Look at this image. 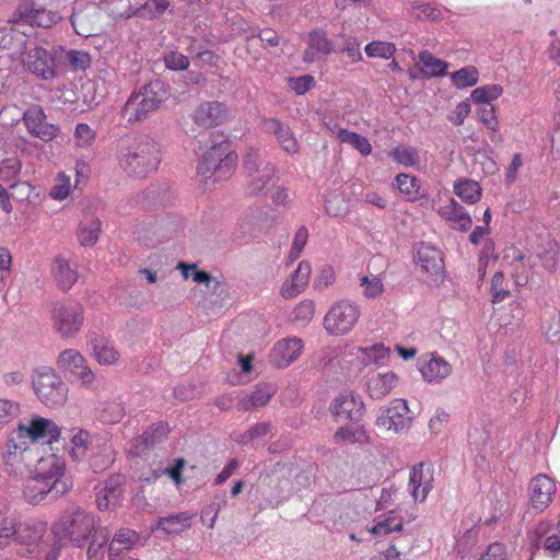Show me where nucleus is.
I'll list each match as a JSON object with an SVG mask.
<instances>
[{
	"mask_svg": "<svg viewBox=\"0 0 560 560\" xmlns=\"http://www.w3.org/2000/svg\"><path fill=\"white\" fill-rule=\"evenodd\" d=\"M237 162L238 156L231 149V141L212 133L211 144L199 154L196 172L206 180L223 182L232 177Z\"/></svg>",
	"mask_w": 560,
	"mask_h": 560,
	"instance_id": "1",
	"label": "nucleus"
},
{
	"mask_svg": "<svg viewBox=\"0 0 560 560\" xmlns=\"http://www.w3.org/2000/svg\"><path fill=\"white\" fill-rule=\"evenodd\" d=\"M160 162L159 145L148 136L127 139L119 149V166L135 177L148 176L158 170Z\"/></svg>",
	"mask_w": 560,
	"mask_h": 560,
	"instance_id": "2",
	"label": "nucleus"
},
{
	"mask_svg": "<svg viewBox=\"0 0 560 560\" xmlns=\"http://www.w3.org/2000/svg\"><path fill=\"white\" fill-rule=\"evenodd\" d=\"M19 553L36 560H56L57 549L50 542L47 533V523L42 520L19 522L16 536Z\"/></svg>",
	"mask_w": 560,
	"mask_h": 560,
	"instance_id": "3",
	"label": "nucleus"
},
{
	"mask_svg": "<svg viewBox=\"0 0 560 560\" xmlns=\"http://www.w3.org/2000/svg\"><path fill=\"white\" fill-rule=\"evenodd\" d=\"M100 528L94 516L82 509L65 513L52 526L56 536L69 539L78 547L84 546L95 529Z\"/></svg>",
	"mask_w": 560,
	"mask_h": 560,
	"instance_id": "4",
	"label": "nucleus"
},
{
	"mask_svg": "<svg viewBox=\"0 0 560 560\" xmlns=\"http://www.w3.org/2000/svg\"><path fill=\"white\" fill-rule=\"evenodd\" d=\"M52 329L62 338H74L84 325V308L73 300L57 301L50 306Z\"/></svg>",
	"mask_w": 560,
	"mask_h": 560,
	"instance_id": "5",
	"label": "nucleus"
},
{
	"mask_svg": "<svg viewBox=\"0 0 560 560\" xmlns=\"http://www.w3.org/2000/svg\"><path fill=\"white\" fill-rule=\"evenodd\" d=\"M33 387L38 399L49 408L61 407L68 399V386L51 368L35 371Z\"/></svg>",
	"mask_w": 560,
	"mask_h": 560,
	"instance_id": "6",
	"label": "nucleus"
},
{
	"mask_svg": "<svg viewBox=\"0 0 560 560\" xmlns=\"http://www.w3.org/2000/svg\"><path fill=\"white\" fill-rule=\"evenodd\" d=\"M160 89L159 82H150L139 91L133 92L122 108V117L129 124L145 120L150 113L156 110L162 103V98L159 95Z\"/></svg>",
	"mask_w": 560,
	"mask_h": 560,
	"instance_id": "7",
	"label": "nucleus"
},
{
	"mask_svg": "<svg viewBox=\"0 0 560 560\" xmlns=\"http://www.w3.org/2000/svg\"><path fill=\"white\" fill-rule=\"evenodd\" d=\"M11 434L27 446L39 441L52 444L60 440L61 428L51 419L34 415L28 423H19Z\"/></svg>",
	"mask_w": 560,
	"mask_h": 560,
	"instance_id": "8",
	"label": "nucleus"
},
{
	"mask_svg": "<svg viewBox=\"0 0 560 560\" xmlns=\"http://www.w3.org/2000/svg\"><path fill=\"white\" fill-rule=\"evenodd\" d=\"M34 475L54 488L55 497L68 493L73 486L71 478L66 474L65 459L56 454L39 458Z\"/></svg>",
	"mask_w": 560,
	"mask_h": 560,
	"instance_id": "9",
	"label": "nucleus"
},
{
	"mask_svg": "<svg viewBox=\"0 0 560 560\" xmlns=\"http://www.w3.org/2000/svg\"><path fill=\"white\" fill-rule=\"evenodd\" d=\"M56 365L61 373L78 381L85 388H91L96 381V375L86 359L77 349L69 348L61 351L57 357Z\"/></svg>",
	"mask_w": 560,
	"mask_h": 560,
	"instance_id": "10",
	"label": "nucleus"
},
{
	"mask_svg": "<svg viewBox=\"0 0 560 560\" xmlns=\"http://www.w3.org/2000/svg\"><path fill=\"white\" fill-rule=\"evenodd\" d=\"M32 450L24 442H19L14 435L9 436L7 450L2 454L3 470L10 476H22L31 466Z\"/></svg>",
	"mask_w": 560,
	"mask_h": 560,
	"instance_id": "11",
	"label": "nucleus"
},
{
	"mask_svg": "<svg viewBox=\"0 0 560 560\" xmlns=\"http://www.w3.org/2000/svg\"><path fill=\"white\" fill-rule=\"evenodd\" d=\"M412 419L413 416L409 409L407 400L396 398L390 400L389 405L377 418L376 424L386 430L399 433L411 427Z\"/></svg>",
	"mask_w": 560,
	"mask_h": 560,
	"instance_id": "12",
	"label": "nucleus"
},
{
	"mask_svg": "<svg viewBox=\"0 0 560 560\" xmlns=\"http://www.w3.org/2000/svg\"><path fill=\"white\" fill-rule=\"evenodd\" d=\"M8 22L11 24L24 23L32 26L50 27L57 22V16L51 11L26 0L19 4Z\"/></svg>",
	"mask_w": 560,
	"mask_h": 560,
	"instance_id": "13",
	"label": "nucleus"
},
{
	"mask_svg": "<svg viewBox=\"0 0 560 560\" xmlns=\"http://www.w3.org/2000/svg\"><path fill=\"white\" fill-rule=\"evenodd\" d=\"M530 508L537 513L544 512L553 501L557 486L552 478L538 474L532 478L528 486Z\"/></svg>",
	"mask_w": 560,
	"mask_h": 560,
	"instance_id": "14",
	"label": "nucleus"
},
{
	"mask_svg": "<svg viewBox=\"0 0 560 560\" xmlns=\"http://www.w3.org/2000/svg\"><path fill=\"white\" fill-rule=\"evenodd\" d=\"M23 122L28 133L43 141H51L59 135V126L47 122L44 109L33 105L23 114Z\"/></svg>",
	"mask_w": 560,
	"mask_h": 560,
	"instance_id": "15",
	"label": "nucleus"
},
{
	"mask_svg": "<svg viewBox=\"0 0 560 560\" xmlns=\"http://www.w3.org/2000/svg\"><path fill=\"white\" fill-rule=\"evenodd\" d=\"M168 432L170 428L166 422L153 423L142 434L131 440L129 452L133 456L145 455L148 451L160 444L167 436Z\"/></svg>",
	"mask_w": 560,
	"mask_h": 560,
	"instance_id": "16",
	"label": "nucleus"
},
{
	"mask_svg": "<svg viewBox=\"0 0 560 560\" xmlns=\"http://www.w3.org/2000/svg\"><path fill=\"white\" fill-rule=\"evenodd\" d=\"M304 343L298 337H288L275 343L270 352V361L278 369L288 368L302 354Z\"/></svg>",
	"mask_w": 560,
	"mask_h": 560,
	"instance_id": "17",
	"label": "nucleus"
},
{
	"mask_svg": "<svg viewBox=\"0 0 560 560\" xmlns=\"http://www.w3.org/2000/svg\"><path fill=\"white\" fill-rule=\"evenodd\" d=\"M229 117L224 103L212 101L202 102L192 114V121L201 128H213L223 124Z\"/></svg>",
	"mask_w": 560,
	"mask_h": 560,
	"instance_id": "18",
	"label": "nucleus"
},
{
	"mask_svg": "<svg viewBox=\"0 0 560 560\" xmlns=\"http://www.w3.org/2000/svg\"><path fill=\"white\" fill-rule=\"evenodd\" d=\"M24 66L37 77L49 80L55 77L54 60L42 47H30L22 57Z\"/></svg>",
	"mask_w": 560,
	"mask_h": 560,
	"instance_id": "19",
	"label": "nucleus"
},
{
	"mask_svg": "<svg viewBox=\"0 0 560 560\" xmlns=\"http://www.w3.org/2000/svg\"><path fill=\"white\" fill-rule=\"evenodd\" d=\"M433 471L430 466L419 463L410 469L408 489L412 499L423 502L433 488Z\"/></svg>",
	"mask_w": 560,
	"mask_h": 560,
	"instance_id": "20",
	"label": "nucleus"
},
{
	"mask_svg": "<svg viewBox=\"0 0 560 560\" xmlns=\"http://www.w3.org/2000/svg\"><path fill=\"white\" fill-rule=\"evenodd\" d=\"M503 261L511 267V277L516 287H524L529 281L532 264L529 257L515 246L504 250Z\"/></svg>",
	"mask_w": 560,
	"mask_h": 560,
	"instance_id": "21",
	"label": "nucleus"
},
{
	"mask_svg": "<svg viewBox=\"0 0 560 560\" xmlns=\"http://www.w3.org/2000/svg\"><path fill=\"white\" fill-rule=\"evenodd\" d=\"M324 327L334 336L347 334L350 329V303L342 300L332 305L324 318Z\"/></svg>",
	"mask_w": 560,
	"mask_h": 560,
	"instance_id": "22",
	"label": "nucleus"
},
{
	"mask_svg": "<svg viewBox=\"0 0 560 560\" xmlns=\"http://www.w3.org/2000/svg\"><path fill=\"white\" fill-rule=\"evenodd\" d=\"M261 128L265 132L276 137L279 145L289 154L299 152V142L291 128L277 118H265L261 121Z\"/></svg>",
	"mask_w": 560,
	"mask_h": 560,
	"instance_id": "23",
	"label": "nucleus"
},
{
	"mask_svg": "<svg viewBox=\"0 0 560 560\" xmlns=\"http://www.w3.org/2000/svg\"><path fill=\"white\" fill-rule=\"evenodd\" d=\"M415 261L421 270L429 275H439L443 270L442 253L423 242L416 246Z\"/></svg>",
	"mask_w": 560,
	"mask_h": 560,
	"instance_id": "24",
	"label": "nucleus"
},
{
	"mask_svg": "<svg viewBox=\"0 0 560 560\" xmlns=\"http://www.w3.org/2000/svg\"><path fill=\"white\" fill-rule=\"evenodd\" d=\"M122 498V478L112 476L96 494L97 508L102 511L115 509L120 504Z\"/></svg>",
	"mask_w": 560,
	"mask_h": 560,
	"instance_id": "25",
	"label": "nucleus"
},
{
	"mask_svg": "<svg viewBox=\"0 0 560 560\" xmlns=\"http://www.w3.org/2000/svg\"><path fill=\"white\" fill-rule=\"evenodd\" d=\"M552 524L550 521H539L534 528L536 544L541 546L545 552L556 558L560 555V535L551 533Z\"/></svg>",
	"mask_w": 560,
	"mask_h": 560,
	"instance_id": "26",
	"label": "nucleus"
},
{
	"mask_svg": "<svg viewBox=\"0 0 560 560\" xmlns=\"http://www.w3.org/2000/svg\"><path fill=\"white\" fill-rule=\"evenodd\" d=\"M310 262L303 260L295 271L287 279L281 287V295L289 300L300 294L307 285L311 276Z\"/></svg>",
	"mask_w": 560,
	"mask_h": 560,
	"instance_id": "27",
	"label": "nucleus"
},
{
	"mask_svg": "<svg viewBox=\"0 0 560 560\" xmlns=\"http://www.w3.org/2000/svg\"><path fill=\"white\" fill-rule=\"evenodd\" d=\"M423 380L428 383H441L448 377L453 368L450 362L438 353H432L430 359L420 368Z\"/></svg>",
	"mask_w": 560,
	"mask_h": 560,
	"instance_id": "28",
	"label": "nucleus"
},
{
	"mask_svg": "<svg viewBox=\"0 0 560 560\" xmlns=\"http://www.w3.org/2000/svg\"><path fill=\"white\" fill-rule=\"evenodd\" d=\"M277 393L273 383H258L250 395L244 396L237 404L240 410L248 411L266 406Z\"/></svg>",
	"mask_w": 560,
	"mask_h": 560,
	"instance_id": "29",
	"label": "nucleus"
},
{
	"mask_svg": "<svg viewBox=\"0 0 560 560\" xmlns=\"http://www.w3.org/2000/svg\"><path fill=\"white\" fill-rule=\"evenodd\" d=\"M439 214L452 229L465 232L471 228L472 221L470 215L465 211L464 207L454 199H451L447 205L441 207Z\"/></svg>",
	"mask_w": 560,
	"mask_h": 560,
	"instance_id": "30",
	"label": "nucleus"
},
{
	"mask_svg": "<svg viewBox=\"0 0 560 560\" xmlns=\"http://www.w3.org/2000/svg\"><path fill=\"white\" fill-rule=\"evenodd\" d=\"M398 384V376L392 371L377 373L368 381L366 388L371 398L382 399L389 395Z\"/></svg>",
	"mask_w": 560,
	"mask_h": 560,
	"instance_id": "31",
	"label": "nucleus"
},
{
	"mask_svg": "<svg viewBox=\"0 0 560 560\" xmlns=\"http://www.w3.org/2000/svg\"><path fill=\"white\" fill-rule=\"evenodd\" d=\"M277 170L273 164H266L255 175H247L248 182L246 185V192L249 196H258L265 190L273 186Z\"/></svg>",
	"mask_w": 560,
	"mask_h": 560,
	"instance_id": "32",
	"label": "nucleus"
},
{
	"mask_svg": "<svg viewBox=\"0 0 560 560\" xmlns=\"http://www.w3.org/2000/svg\"><path fill=\"white\" fill-rule=\"evenodd\" d=\"M51 275L62 290H69L78 281V271L73 269L68 259L62 256L55 258L51 265Z\"/></svg>",
	"mask_w": 560,
	"mask_h": 560,
	"instance_id": "33",
	"label": "nucleus"
},
{
	"mask_svg": "<svg viewBox=\"0 0 560 560\" xmlns=\"http://www.w3.org/2000/svg\"><path fill=\"white\" fill-rule=\"evenodd\" d=\"M395 185L408 201L417 202L428 199V195L421 190L420 180L413 175L406 173L396 175Z\"/></svg>",
	"mask_w": 560,
	"mask_h": 560,
	"instance_id": "34",
	"label": "nucleus"
},
{
	"mask_svg": "<svg viewBox=\"0 0 560 560\" xmlns=\"http://www.w3.org/2000/svg\"><path fill=\"white\" fill-rule=\"evenodd\" d=\"M92 355L101 365H113L119 360L115 346L104 337H95L90 341Z\"/></svg>",
	"mask_w": 560,
	"mask_h": 560,
	"instance_id": "35",
	"label": "nucleus"
},
{
	"mask_svg": "<svg viewBox=\"0 0 560 560\" xmlns=\"http://www.w3.org/2000/svg\"><path fill=\"white\" fill-rule=\"evenodd\" d=\"M47 495L55 497V490L47 482L40 480L36 475L30 477L23 487V497L31 504L42 502Z\"/></svg>",
	"mask_w": 560,
	"mask_h": 560,
	"instance_id": "36",
	"label": "nucleus"
},
{
	"mask_svg": "<svg viewBox=\"0 0 560 560\" xmlns=\"http://www.w3.org/2000/svg\"><path fill=\"white\" fill-rule=\"evenodd\" d=\"M402 527V518L397 516L394 511H390L387 514L378 515L370 532L374 537H385L393 533L401 532Z\"/></svg>",
	"mask_w": 560,
	"mask_h": 560,
	"instance_id": "37",
	"label": "nucleus"
},
{
	"mask_svg": "<svg viewBox=\"0 0 560 560\" xmlns=\"http://www.w3.org/2000/svg\"><path fill=\"white\" fill-rule=\"evenodd\" d=\"M331 50L332 46L327 39L326 33L319 30L313 31L308 36V47L304 52V60L312 62L318 54L327 55Z\"/></svg>",
	"mask_w": 560,
	"mask_h": 560,
	"instance_id": "38",
	"label": "nucleus"
},
{
	"mask_svg": "<svg viewBox=\"0 0 560 560\" xmlns=\"http://www.w3.org/2000/svg\"><path fill=\"white\" fill-rule=\"evenodd\" d=\"M138 538H139L138 534L130 528L119 529L115 534V536L113 537V539L109 544V548H108L109 557L110 558L121 557L122 555H120V553L124 552L125 550H130L132 548V546L137 542Z\"/></svg>",
	"mask_w": 560,
	"mask_h": 560,
	"instance_id": "39",
	"label": "nucleus"
},
{
	"mask_svg": "<svg viewBox=\"0 0 560 560\" xmlns=\"http://www.w3.org/2000/svg\"><path fill=\"white\" fill-rule=\"evenodd\" d=\"M19 534V520L14 515L0 516V550L9 548L13 542L16 544Z\"/></svg>",
	"mask_w": 560,
	"mask_h": 560,
	"instance_id": "40",
	"label": "nucleus"
},
{
	"mask_svg": "<svg viewBox=\"0 0 560 560\" xmlns=\"http://www.w3.org/2000/svg\"><path fill=\"white\" fill-rule=\"evenodd\" d=\"M170 7L171 3L168 0H150L143 3L137 10L120 14V16L129 19L131 16L139 15L144 19L153 20L164 14Z\"/></svg>",
	"mask_w": 560,
	"mask_h": 560,
	"instance_id": "41",
	"label": "nucleus"
},
{
	"mask_svg": "<svg viewBox=\"0 0 560 560\" xmlns=\"http://www.w3.org/2000/svg\"><path fill=\"white\" fill-rule=\"evenodd\" d=\"M419 60L422 63L421 71L427 78L444 75L448 68L447 62L434 57L428 50L419 54Z\"/></svg>",
	"mask_w": 560,
	"mask_h": 560,
	"instance_id": "42",
	"label": "nucleus"
},
{
	"mask_svg": "<svg viewBox=\"0 0 560 560\" xmlns=\"http://www.w3.org/2000/svg\"><path fill=\"white\" fill-rule=\"evenodd\" d=\"M454 192L465 202L476 203L481 198V188L472 179H460L454 184Z\"/></svg>",
	"mask_w": 560,
	"mask_h": 560,
	"instance_id": "43",
	"label": "nucleus"
},
{
	"mask_svg": "<svg viewBox=\"0 0 560 560\" xmlns=\"http://www.w3.org/2000/svg\"><path fill=\"white\" fill-rule=\"evenodd\" d=\"M389 158L405 167H415L420 162L418 149L407 145H397L389 153Z\"/></svg>",
	"mask_w": 560,
	"mask_h": 560,
	"instance_id": "44",
	"label": "nucleus"
},
{
	"mask_svg": "<svg viewBox=\"0 0 560 560\" xmlns=\"http://www.w3.org/2000/svg\"><path fill=\"white\" fill-rule=\"evenodd\" d=\"M108 532L105 527L95 529V533L89 538L88 558L89 560H102L104 548L108 542Z\"/></svg>",
	"mask_w": 560,
	"mask_h": 560,
	"instance_id": "45",
	"label": "nucleus"
},
{
	"mask_svg": "<svg viewBox=\"0 0 560 560\" xmlns=\"http://www.w3.org/2000/svg\"><path fill=\"white\" fill-rule=\"evenodd\" d=\"M125 407L119 401H107L97 410V419L105 424H115L125 417Z\"/></svg>",
	"mask_w": 560,
	"mask_h": 560,
	"instance_id": "46",
	"label": "nucleus"
},
{
	"mask_svg": "<svg viewBox=\"0 0 560 560\" xmlns=\"http://www.w3.org/2000/svg\"><path fill=\"white\" fill-rule=\"evenodd\" d=\"M101 231V222L98 219L91 217L79 226L78 238L83 246H93Z\"/></svg>",
	"mask_w": 560,
	"mask_h": 560,
	"instance_id": "47",
	"label": "nucleus"
},
{
	"mask_svg": "<svg viewBox=\"0 0 560 560\" xmlns=\"http://www.w3.org/2000/svg\"><path fill=\"white\" fill-rule=\"evenodd\" d=\"M0 48L18 54L21 49L26 48L23 34L13 26L0 28Z\"/></svg>",
	"mask_w": 560,
	"mask_h": 560,
	"instance_id": "48",
	"label": "nucleus"
},
{
	"mask_svg": "<svg viewBox=\"0 0 560 560\" xmlns=\"http://www.w3.org/2000/svg\"><path fill=\"white\" fill-rule=\"evenodd\" d=\"M502 93L503 88L500 84L482 85L471 92L470 98L479 105H492L491 102L498 100Z\"/></svg>",
	"mask_w": 560,
	"mask_h": 560,
	"instance_id": "49",
	"label": "nucleus"
},
{
	"mask_svg": "<svg viewBox=\"0 0 560 560\" xmlns=\"http://www.w3.org/2000/svg\"><path fill=\"white\" fill-rule=\"evenodd\" d=\"M314 314V301L305 299L293 308V311L290 314V320L298 326L304 327L313 319Z\"/></svg>",
	"mask_w": 560,
	"mask_h": 560,
	"instance_id": "50",
	"label": "nucleus"
},
{
	"mask_svg": "<svg viewBox=\"0 0 560 560\" xmlns=\"http://www.w3.org/2000/svg\"><path fill=\"white\" fill-rule=\"evenodd\" d=\"M22 168L18 158H8L0 162V180L14 187Z\"/></svg>",
	"mask_w": 560,
	"mask_h": 560,
	"instance_id": "51",
	"label": "nucleus"
},
{
	"mask_svg": "<svg viewBox=\"0 0 560 560\" xmlns=\"http://www.w3.org/2000/svg\"><path fill=\"white\" fill-rule=\"evenodd\" d=\"M452 83L458 89H466L478 83L479 72L476 67H464L451 75Z\"/></svg>",
	"mask_w": 560,
	"mask_h": 560,
	"instance_id": "52",
	"label": "nucleus"
},
{
	"mask_svg": "<svg viewBox=\"0 0 560 560\" xmlns=\"http://www.w3.org/2000/svg\"><path fill=\"white\" fill-rule=\"evenodd\" d=\"M72 190L71 177L65 172L57 173L54 186L49 190V197L57 201H63Z\"/></svg>",
	"mask_w": 560,
	"mask_h": 560,
	"instance_id": "53",
	"label": "nucleus"
},
{
	"mask_svg": "<svg viewBox=\"0 0 560 560\" xmlns=\"http://www.w3.org/2000/svg\"><path fill=\"white\" fill-rule=\"evenodd\" d=\"M91 444V435L89 431L79 429L71 439L70 456L73 460L83 458Z\"/></svg>",
	"mask_w": 560,
	"mask_h": 560,
	"instance_id": "54",
	"label": "nucleus"
},
{
	"mask_svg": "<svg viewBox=\"0 0 560 560\" xmlns=\"http://www.w3.org/2000/svg\"><path fill=\"white\" fill-rule=\"evenodd\" d=\"M190 518L191 516L188 513L183 512L167 517H162L159 521V524L166 533H178L189 527Z\"/></svg>",
	"mask_w": 560,
	"mask_h": 560,
	"instance_id": "55",
	"label": "nucleus"
},
{
	"mask_svg": "<svg viewBox=\"0 0 560 560\" xmlns=\"http://www.w3.org/2000/svg\"><path fill=\"white\" fill-rule=\"evenodd\" d=\"M365 54L372 58L389 59L396 51L393 43L374 40L365 46Z\"/></svg>",
	"mask_w": 560,
	"mask_h": 560,
	"instance_id": "56",
	"label": "nucleus"
},
{
	"mask_svg": "<svg viewBox=\"0 0 560 560\" xmlns=\"http://www.w3.org/2000/svg\"><path fill=\"white\" fill-rule=\"evenodd\" d=\"M360 287L363 289V295L368 299H377L384 292L383 281L376 276L361 277Z\"/></svg>",
	"mask_w": 560,
	"mask_h": 560,
	"instance_id": "57",
	"label": "nucleus"
},
{
	"mask_svg": "<svg viewBox=\"0 0 560 560\" xmlns=\"http://www.w3.org/2000/svg\"><path fill=\"white\" fill-rule=\"evenodd\" d=\"M71 24L75 32L81 35L89 37L94 32L93 23L90 21L88 14L82 10H74L71 15Z\"/></svg>",
	"mask_w": 560,
	"mask_h": 560,
	"instance_id": "58",
	"label": "nucleus"
},
{
	"mask_svg": "<svg viewBox=\"0 0 560 560\" xmlns=\"http://www.w3.org/2000/svg\"><path fill=\"white\" fill-rule=\"evenodd\" d=\"M349 396L341 394L330 404V412L336 422L345 421L350 418Z\"/></svg>",
	"mask_w": 560,
	"mask_h": 560,
	"instance_id": "59",
	"label": "nucleus"
},
{
	"mask_svg": "<svg viewBox=\"0 0 560 560\" xmlns=\"http://www.w3.org/2000/svg\"><path fill=\"white\" fill-rule=\"evenodd\" d=\"M491 294L493 303L502 302L510 295L504 275L501 271L495 272L492 277Z\"/></svg>",
	"mask_w": 560,
	"mask_h": 560,
	"instance_id": "60",
	"label": "nucleus"
},
{
	"mask_svg": "<svg viewBox=\"0 0 560 560\" xmlns=\"http://www.w3.org/2000/svg\"><path fill=\"white\" fill-rule=\"evenodd\" d=\"M177 268L182 270V275L185 279L192 278V280L197 283H206L209 284V282L212 280V277L203 271L198 270L197 265L195 264H187L184 261L178 262Z\"/></svg>",
	"mask_w": 560,
	"mask_h": 560,
	"instance_id": "61",
	"label": "nucleus"
},
{
	"mask_svg": "<svg viewBox=\"0 0 560 560\" xmlns=\"http://www.w3.org/2000/svg\"><path fill=\"white\" fill-rule=\"evenodd\" d=\"M96 139L95 131L84 122L78 124L74 130V142L79 148L91 147Z\"/></svg>",
	"mask_w": 560,
	"mask_h": 560,
	"instance_id": "62",
	"label": "nucleus"
},
{
	"mask_svg": "<svg viewBox=\"0 0 560 560\" xmlns=\"http://www.w3.org/2000/svg\"><path fill=\"white\" fill-rule=\"evenodd\" d=\"M480 121L491 131L499 130L500 122L495 113L494 105H480L478 109Z\"/></svg>",
	"mask_w": 560,
	"mask_h": 560,
	"instance_id": "63",
	"label": "nucleus"
},
{
	"mask_svg": "<svg viewBox=\"0 0 560 560\" xmlns=\"http://www.w3.org/2000/svg\"><path fill=\"white\" fill-rule=\"evenodd\" d=\"M165 67L171 70L180 71L189 67V59L177 50H171L163 57Z\"/></svg>",
	"mask_w": 560,
	"mask_h": 560,
	"instance_id": "64",
	"label": "nucleus"
}]
</instances>
